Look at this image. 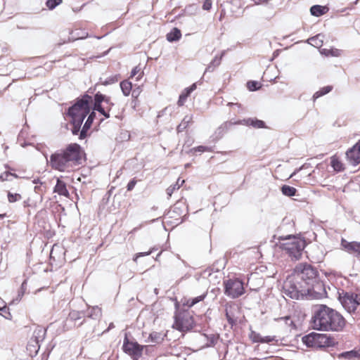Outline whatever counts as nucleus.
I'll list each match as a JSON object with an SVG mask.
<instances>
[{
  "mask_svg": "<svg viewBox=\"0 0 360 360\" xmlns=\"http://www.w3.org/2000/svg\"><path fill=\"white\" fill-rule=\"evenodd\" d=\"M302 342L308 347L322 348L333 345V340L326 334L311 333L302 338Z\"/></svg>",
  "mask_w": 360,
  "mask_h": 360,
  "instance_id": "nucleus-8",
  "label": "nucleus"
},
{
  "mask_svg": "<svg viewBox=\"0 0 360 360\" xmlns=\"http://www.w3.org/2000/svg\"><path fill=\"white\" fill-rule=\"evenodd\" d=\"M341 246L349 254H354L356 257H360V242H349L347 240L342 238Z\"/></svg>",
  "mask_w": 360,
  "mask_h": 360,
  "instance_id": "nucleus-14",
  "label": "nucleus"
},
{
  "mask_svg": "<svg viewBox=\"0 0 360 360\" xmlns=\"http://www.w3.org/2000/svg\"><path fill=\"white\" fill-rule=\"evenodd\" d=\"M205 297H206V295H202L198 296L196 297L189 299L186 301V303H185L184 304L188 306V307H191L193 305H195V304H197L198 302L202 301Z\"/></svg>",
  "mask_w": 360,
  "mask_h": 360,
  "instance_id": "nucleus-33",
  "label": "nucleus"
},
{
  "mask_svg": "<svg viewBox=\"0 0 360 360\" xmlns=\"http://www.w3.org/2000/svg\"><path fill=\"white\" fill-rule=\"evenodd\" d=\"M165 336L166 335L162 333L154 331L150 334L148 342L154 344H160L164 340Z\"/></svg>",
  "mask_w": 360,
  "mask_h": 360,
  "instance_id": "nucleus-21",
  "label": "nucleus"
},
{
  "mask_svg": "<svg viewBox=\"0 0 360 360\" xmlns=\"http://www.w3.org/2000/svg\"><path fill=\"white\" fill-rule=\"evenodd\" d=\"M151 253V251L147 252H139L136 255V258L134 259V261H136V259L139 257L146 256L149 255Z\"/></svg>",
  "mask_w": 360,
  "mask_h": 360,
  "instance_id": "nucleus-56",
  "label": "nucleus"
},
{
  "mask_svg": "<svg viewBox=\"0 0 360 360\" xmlns=\"http://www.w3.org/2000/svg\"><path fill=\"white\" fill-rule=\"evenodd\" d=\"M323 36L321 34H317L308 39V43L314 47L319 48L323 45Z\"/></svg>",
  "mask_w": 360,
  "mask_h": 360,
  "instance_id": "nucleus-27",
  "label": "nucleus"
},
{
  "mask_svg": "<svg viewBox=\"0 0 360 360\" xmlns=\"http://www.w3.org/2000/svg\"><path fill=\"white\" fill-rule=\"evenodd\" d=\"M305 245L304 240L295 236H288L283 239L280 247L292 259L297 260L300 258Z\"/></svg>",
  "mask_w": 360,
  "mask_h": 360,
  "instance_id": "nucleus-5",
  "label": "nucleus"
},
{
  "mask_svg": "<svg viewBox=\"0 0 360 360\" xmlns=\"http://www.w3.org/2000/svg\"><path fill=\"white\" fill-rule=\"evenodd\" d=\"M207 340L205 345H201L200 349H204L206 347H214L219 339V335L215 334L207 335Z\"/></svg>",
  "mask_w": 360,
  "mask_h": 360,
  "instance_id": "nucleus-22",
  "label": "nucleus"
},
{
  "mask_svg": "<svg viewBox=\"0 0 360 360\" xmlns=\"http://www.w3.org/2000/svg\"><path fill=\"white\" fill-rule=\"evenodd\" d=\"M136 184V181L135 179H131L127 184V191H131L134 189V186Z\"/></svg>",
  "mask_w": 360,
  "mask_h": 360,
  "instance_id": "nucleus-49",
  "label": "nucleus"
},
{
  "mask_svg": "<svg viewBox=\"0 0 360 360\" xmlns=\"http://www.w3.org/2000/svg\"><path fill=\"white\" fill-rule=\"evenodd\" d=\"M187 127L188 126L181 122L177 127V131L179 132L183 131L185 129H186Z\"/></svg>",
  "mask_w": 360,
  "mask_h": 360,
  "instance_id": "nucleus-54",
  "label": "nucleus"
},
{
  "mask_svg": "<svg viewBox=\"0 0 360 360\" xmlns=\"http://www.w3.org/2000/svg\"><path fill=\"white\" fill-rule=\"evenodd\" d=\"M332 89H333L332 86H326L321 88L320 90L315 92L314 94L313 95L314 101H315L316 99H317L318 98H319L321 96H323L328 94L329 92H330L332 91Z\"/></svg>",
  "mask_w": 360,
  "mask_h": 360,
  "instance_id": "nucleus-30",
  "label": "nucleus"
},
{
  "mask_svg": "<svg viewBox=\"0 0 360 360\" xmlns=\"http://www.w3.org/2000/svg\"><path fill=\"white\" fill-rule=\"evenodd\" d=\"M0 314L6 319H11V314L9 312V309L7 307L4 306L3 307H0Z\"/></svg>",
  "mask_w": 360,
  "mask_h": 360,
  "instance_id": "nucleus-43",
  "label": "nucleus"
},
{
  "mask_svg": "<svg viewBox=\"0 0 360 360\" xmlns=\"http://www.w3.org/2000/svg\"><path fill=\"white\" fill-rule=\"evenodd\" d=\"M228 106L232 107V106H237L239 109L241 108V105L239 103H229L227 104Z\"/></svg>",
  "mask_w": 360,
  "mask_h": 360,
  "instance_id": "nucleus-59",
  "label": "nucleus"
},
{
  "mask_svg": "<svg viewBox=\"0 0 360 360\" xmlns=\"http://www.w3.org/2000/svg\"><path fill=\"white\" fill-rule=\"evenodd\" d=\"M338 358L346 360H360V349H352L342 352L338 355Z\"/></svg>",
  "mask_w": 360,
  "mask_h": 360,
  "instance_id": "nucleus-16",
  "label": "nucleus"
},
{
  "mask_svg": "<svg viewBox=\"0 0 360 360\" xmlns=\"http://www.w3.org/2000/svg\"><path fill=\"white\" fill-rule=\"evenodd\" d=\"M53 192L57 193L60 195H63L68 197L69 195V192L66 187V184L58 179L56 184L54 187Z\"/></svg>",
  "mask_w": 360,
  "mask_h": 360,
  "instance_id": "nucleus-18",
  "label": "nucleus"
},
{
  "mask_svg": "<svg viewBox=\"0 0 360 360\" xmlns=\"http://www.w3.org/2000/svg\"><path fill=\"white\" fill-rule=\"evenodd\" d=\"M140 92L141 89L139 86L136 89H134L133 90L131 89V95L134 98H137L139 96Z\"/></svg>",
  "mask_w": 360,
  "mask_h": 360,
  "instance_id": "nucleus-52",
  "label": "nucleus"
},
{
  "mask_svg": "<svg viewBox=\"0 0 360 360\" xmlns=\"http://www.w3.org/2000/svg\"><path fill=\"white\" fill-rule=\"evenodd\" d=\"M32 182H33L34 184H42V183L41 182L40 179H39V178H37V179H34L32 181Z\"/></svg>",
  "mask_w": 360,
  "mask_h": 360,
  "instance_id": "nucleus-63",
  "label": "nucleus"
},
{
  "mask_svg": "<svg viewBox=\"0 0 360 360\" xmlns=\"http://www.w3.org/2000/svg\"><path fill=\"white\" fill-rule=\"evenodd\" d=\"M333 49H323L320 51L321 53L325 55L326 56H335V54L332 53Z\"/></svg>",
  "mask_w": 360,
  "mask_h": 360,
  "instance_id": "nucleus-50",
  "label": "nucleus"
},
{
  "mask_svg": "<svg viewBox=\"0 0 360 360\" xmlns=\"http://www.w3.org/2000/svg\"><path fill=\"white\" fill-rule=\"evenodd\" d=\"M184 183V180H181L179 178L177 179V181H176V184L173 185V186H170L169 187H168L167 188V194L169 195V196H171L172 194L173 193V192L176 190V189H179L180 188V186Z\"/></svg>",
  "mask_w": 360,
  "mask_h": 360,
  "instance_id": "nucleus-32",
  "label": "nucleus"
},
{
  "mask_svg": "<svg viewBox=\"0 0 360 360\" xmlns=\"http://www.w3.org/2000/svg\"><path fill=\"white\" fill-rule=\"evenodd\" d=\"M120 88L122 89L123 94L125 96H129L132 89L131 82H129L128 80H124L120 82Z\"/></svg>",
  "mask_w": 360,
  "mask_h": 360,
  "instance_id": "nucleus-28",
  "label": "nucleus"
},
{
  "mask_svg": "<svg viewBox=\"0 0 360 360\" xmlns=\"http://www.w3.org/2000/svg\"><path fill=\"white\" fill-rule=\"evenodd\" d=\"M187 127L188 126L181 122L177 127V131L179 132L183 131L185 129H186Z\"/></svg>",
  "mask_w": 360,
  "mask_h": 360,
  "instance_id": "nucleus-55",
  "label": "nucleus"
},
{
  "mask_svg": "<svg viewBox=\"0 0 360 360\" xmlns=\"http://www.w3.org/2000/svg\"><path fill=\"white\" fill-rule=\"evenodd\" d=\"M292 275L301 282L304 288H305L309 292L318 282L317 269L307 263L298 264L295 266Z\"/></svg>",
  "mask_w": 360,
  "mask_h": 360,
  "instance_id": "nucleus-3",
  "label": "nucleus"
},
{
  "mask_svg": "<svg viewBox=\"0 0 360 360\" xmlns=\"http://www.w3.org/2000/svg\"><path fill=\"white\" fill-rule=\"evenodd\" d=\"M281 191L284 195L288 196V197H292L295 195L297 190L295 188H294L292 186H290L288 185H283L281 187Z\"/></svg>",
  "mask_w": 360,
  "mask_h": 360,
  "instance_id": "nucleus-31",
  "label": "nucleus"
},
{
  "mask_svg": "<svg viewBox=\"0 0 360 360\" xmlns=\"http://www.w3.org/2000/svg\"><path fill=\"white\" fill-rule=\"evenodd\" d=\"M103 103H105L107 105H114L112 102H110V98L106 97L105 95H104V100L103 101Z\"/></svg>",
  "mask_w": 360,
  "mask_h": 360,
  "instance_id": "nucleus-58",
  "label": "nucleus"
},
{
  "mask_svg": "<svg viewBox=\"0 0 360 360\" xmlns=\"http://www.w3.org/2000/svg\"><path fill=\"white\" fill-rule=\"evenodd\" d=\"M7 196H8V200L11 203L19 201L22 199V196L20 194L13 193L10 191L8 192Z\"/></svg>",
  "mask_w": 360,
  "mask_h": 360,
  "instance_id": "nucleus-36",
  "label": "nucleus"
},
{
  "mask_svg": "<svg viewBox=\"0 0 360 360\" xmlns=\"http://www.w3.org/2000/svg\"><path fill=\"white\" fill-rule=\"evenodd\" d=\"M82 123L83 122L71 120V124L72 125L71 131L74 135L78 134L79 132L80 133V128Z\"/></svg>",
  "mask_w": 360,
  "mask_h": 360,
  "instance_id": "nucleus-35",
  "label": "nucleus"
},
{
  "mask_svg": "<svg viewBox=\"0 0 360 360\" xmlns=\"http://www.w3.org/2000/svg\"><path fill=\"white\" fill-rule=\"evenodd\" d=\"M234 124H246L247 125H251L255 128L260 129V128H264L265 127V123L262 120H254V119H248V120H240Z\"/></svg>",
  "mask_w": 360,
  "mask_h": 360,
  "instance_id": "nucleus-19",
  "label": "nucleus"
},
{
  "mask_svg": "<svg viewBox=\"0 0 360 360\" xmlns=\"http://www.w3.org/2000/svg\"><path fill=\"white\" fill-rule=\"evenodd\" d=\"M94 111H95V110L92 111V112L89 114V117H92V121H94V118H95V117H96V112H95Z\"/></svg>",
  "mask_w": 360,
  "mask_h": 360,
  "instance_id": "nucleus-62",
  "label": "nucleus"
},
{
  "mask_svg": "<svg viewBox=\"0 0 360 360\" xmlns=\"http://www.w3.org/2000/svg\"><path fill=\"white\" fill-rule=\"evenodd\" d=\"M83 151L77 143H70L65 149L59 150L50 156L49 165L52 169L62 172H70L79 168L82 163Z\"/></svg>",
  "mask_w": 360,
  "mask_h": 360,
  "instance_id": "nucleus-1",
  "label": "nucleus"
},
{
  "mask_svg": "<svg viewBox=\"0 0 360 360\" xmlns=\"http://www.w3.org/2000/svg\"><path fill=\"white\" fill-rule=\"evenodd\" d=\"M122 348L124 352L134 359H138L141 356L143 349V346L136 342L129 341L127 337L124 338Z\"/></svg>",
  "mask_w": 360,
  "mask_h": 360,
  "instance_id": "nucleus-12",
  "label": "nucleus"
},
{
  "mask_svg": "<svg viewBox=\"0 0 360 360\" xmlns=\"http://www.w3.org/2000/svg\"><path fill=\"white\" fill-rule=\"evenodd\" d=\"M70 319L72 320H79L85 316L84 311H72L69 314Z\"/></svg>",
  "mask_w": 360,
  "mask_h": 360,
  "instance_id": "nucleus-34",
  "label": "nucleus"
},
{
  "mask_svg": "<svg viewBox=\"0 0 360 360\" xmlns=\"http://www.w3.org/2000/svg\"><path fill=\"white\" fill-rule=\"evenodd\" d=\"M224 293L231 298H237L245 292L243 283L238 278L229 279L224 282Z\"/></svg>",
  "mask_w": 360,
  "mask_h": 360,
  "instance_id": "nucleus-10",
  "label": "nucleus"
},
{
  "mask_svg": "<svg viewBox=\"0 0 360 360\" xmlns=\"http://www.w3.org/2000/svg\"><path fill=\"white\" fill-rule=\"evenodd\" d=\"M193 121V115H186L181 122L186 126H188L190 123H191Z\"/></svg>",
  "mask_w": 360,
  "mask_h": 360,
  "instance_id": "nucleus-47",
  "label": "nucleus"
},
{
  "mask_svg": "<svg viewBox=\"0 0 360 360\" xmlns=\"http://www.w3.org/2000/svg\"><path fill=\"white\" fill-rule=\"evenodd\" d=\"M190 90H191L192 91H193L195 89H196V84H193L190 87H189Z\"/></svg>",
  "mask_w": 360,
  "mask_h": 360,
  "instance_id": "nucleus-64",
  "label": "nucleus"
},
{
  "mask_svg": "<svg viewBox=\"0 0 360 360\" xmlns=\"http://www.w3.org/2000/svg\"><path fill=\"white\" fill-rule=\"evenodd\" d=\"M181 37V31L176 28H173L169 33L167 34V39L170 42L178 41Z\"/></svg>",
  "mask_w": 360,
  "mask_h": 360,
  "instance_id": "nucleus-23",
  "label": "nucleus"
},
{
  "mask_svg": "<svg viewBox=\"0 0 360 360\" xmlns=\"http://www.w3.org/2000/svg\"><path fill=\"white\" fill-rule=\"evenodd\" d=\"M345 318L336 310L324 304L316 306L312 316V326L315 330L341 331L345 326Z\"/></svg>",
  "mask_w": 360,
  "mask_h": 360,
  "instance_id": "nucleus-2",
  "label": "nucleus"
},
{
  "mask_svg": "<svg viewBox=\"0 0 360 360\" xmlns=\"http://www.w3.org/2000/svg\"><path fill=\"white\" fill-rule=\"evenodd\" d=\"M225 53L226 51H223L219 56H216L206 68L205 73L207 72H213L214 69L221 64L222 57L224 56Z\"/></svg>",
  "mask_w": 360,
  "mask_h": 360,
  "instance_id": "nucleus-20",
  "label": "nucleus"
},
{
  "mask_svg": "<svg viewBox=\"0 0 360 360\" xmlns=\"http://www.w3.org/2000/svg\"><path fill=\"white\" fill-rule=\"evenodd\" d=\"M174 319L173 328L181 332L190 330L194 326V320L188 311L176 314Z\"/></svg>",
  "mask_w": 360,
  "mask_h": 360,
  "instance_id": "nucleus-9",
  "label": "nucleus"
},
{
  "mask_svg": "<svg viewBox=\"0 0 360 360\" xmlns=\"http://www.w3.org/2000/svg\"><path fill=\"white\" fill-rule=\"evenodd\" d=\"M226 319H227V321L228 322L233 325L234 323H235V321L234 319L229 315V312L227 311V310L226 311Z\"/></svg>",
  "mask_w": 360,
  "mask_h": 360,
  "instance_id": "nucleus-53",
  "label": "nucleus"
},
{
  "mask_svg": "<svg viewBox=\"0 0 360 360\" xmlns=\"http://www.w3.org/2000/svg\"><path fill=\"white\" fill-rule=\"evenodd\" d=\"M207 340V334L205 333H200L197 335L195 338V341L197 345H198V349H200V346L201 345H205V342Z\"/></svg>",
  "mask_w": 360,
  "mask_h": 360,
  "instance_id": "nucleus-37",
  "label": "nucleus"
},
{
  "mask_svg": "<svg viewBox=\"0 0 360 360\" xmlns=\"http://www.w3.org/2000/svg\"><path fill=\"white\" fill-rule=\"evenodd\" d=\"M113 328H115L114 323H110L109 326H108V329L105 330L104 332H108V331H109L110 329H112Z\"/></svg>",
  "mask_w": 360,
  "mask_h": 360,
  "instance_id": "nucleus-61",
  "label": "nucleus"
},
{
  "mask_svg": "<svg viewBox=\"0 0 360 360\" xmlns=\"http://www.w3.org/2000/svg\"><path fill=\"white\" fill-rule=\"evenodd\" d=\"M102 316V311L98 306L89 307L85 311V316L96 320L99 319Z\"/></svg>",
  "mask_w": 360,
  "mask_h": 360,
  "instance_id": "nucleus-17",
  "label": "nucleus"
},
{
  "mask_svg": "<svg viewBox=\"0 0 360 360\" xmlns=\"http://www.w3.org/2000/svg\"><path fill=\"white\" fill-rule=\"evenodd\" d=\"M119 79V75H112L109 77H108L103 82V84L105 86L115 84L116 83Z\"/></svg>",
  "mask_w": 360,
  "mask_h": 360,
  "instance_id": "nucleus-42",
  "label": "nucleus"
},
{
  "mask_svg": "<svg viewBox=\"0 0 360 360\" xmlns=\"http://www.w3.org/2000/svg\"><path fill=\"white\" fill-rule=\"evenodd\" d=\"M330 165L335 172H342L345 167L343 164L335 156L331 158Z\"/></svg>",
  "mask_w": 360,
  "mask_h": 360,
  "instance_id": "nucleus-29",
  "label": "nucleus"
},
{
  "mask_svg": "<svg viewBox=\"0 0 360 360\" xmlns=\"http://www.w3.org/2000/svg\"><path fill=\"white\" fill-rule=\"evenodd\" d=\"M338 294V300L343 308L350 314H359L357 309L360 306V293L342 290Z\"/></svg>",
  "mask_w": 360,
  "mask_h": 360,
  "instance_id": "nucleus-7",
  "label": "nucleus"
},
{
  "mask_svg": "<svg viewBox=\"0 0 360 360\" xmlns=\"http://www.w3.org/2000/svg\"><path fill=\"white\" fill-rule=\"evenodd\" d=\"M233 124L232 122H226L219 127L215 131L217 138H221L229 130V127Z\"/></svg>",
  "mask_w": 360,
  "mask_h": 360,
  "instance_id": "nucleus-25",
  "label": "nucleus"
},
{
  "mask_svg": "<svg viewBox=\"0 0 360 360\" xmlns=\"http://www.w3.org/2000/svg\"><path fill=\"white\" fill-rule=\"evenodd\" d=\"M88 37V34L86 32H83L82 35H79L78 32L76 30L75 32H72L71 33V39L73 41L77 40V39H85Z\"/></svg>",
  "mask_w": 360,
  "mask_h": 360,
  "instance_id": "nucleus-41",
  "label": "nucleus"
},
{
  "mask_svg": "<svg viewBox=\"0 0 360 360\" xmlns=\"http://www.w3.org/2000/svg\"><path fill=\"white\" fill-rule=\"evenodd\" d=\"M62 2L63 0H47L46 2V6L49 8V9L53 10Z\"/></svg>",
  "mask_w": 360,
  "mask_h": 360,
  "instance_id": "nucleus-39",
  "label": "nucleus"
},
{
  "mask_svg": "<svg viewBox=\"0 0 360 360\" xmlns=\"http://www.w3.org/2000/svg\"><path fill=\"white\" fill-rule=\"evenodd\" d=\"M46 333V329L45 328L37 326L33 332L31 340L28 343L27 349L32 351V347H33L35 354H37L39 349V343L44 340Z\"/></svg>",
  "mask_w": 360,
  "mask_h": 360,
  "instance_id": "nucleus-11",
  "label": "nucleus"
},
{
  "mask_svg": "<svg viewBox=\"0 0 360 360\" xmlns=\"http://www.w3.org/2000/svg\"><path fill=\"white\" fill-rule=\"evenodd\" d=\"M346 158L348 163L356 166L360 163V140L346 152Z\"/></svg>",
  "mask_w": 360,
  "mask_h": 360,
  "instance_id": "nucleus-13",
  "label": "nucleus"
},
{
  "mask_svg": "<svg viewBox=\"0 0 360 360\" xmlns=\"http://www.w3.org/2000/svg\"><path fill=\"white\" fill-rule=\"evenodd\" d=\"M191 92H192V91H191V90H190V89H189V87H188V88H187V89H186L184 90V95H187V97H188V96H189V94H190Z\"/></svg>",
  "mask_w": 360,
  "mask_h": 360,
  "instance_id": "nucleus-60",
  "label": "nucleus"
},
{
  "mask_svg": "<svg viewBox=\"0 0 360 360\" xmlns=\"http://www.w3.org/2000/svg\"><path fill=\"white\" fill-rule=\"evenodd\" d=\"M104 100V95L98 92L94 96V108L93 110H96L99 112L101 115H103L105 118L110 117V113L105 110L106 108H105L103 105V101Z\"/></svg>",
  "mask_w": 360,
  "mask_h": 360,
  "instance_id": "nucleus-15",
  "label": "nucleus"
},
{
  "mask_svg": "<svg viewBox=\"0 0 360 360\" xmlns=\"http://www.w3.org/2000/svg\"><path fill=\"white\" fill-rule=\"evenodd\" d=\"M209 150H210V148L203 146H198L196 148H193L191 149V151L200 152V153H203V152L209 151Z\"/></svg>",
  "mask_w": 360,
  "mask_h": 360,
  "instance_id": "nucleus-46",
  "label": "nucleus"
},
{
  "mask_svg": "<svg viewBox=\"0 0 360 360\" xmlns=\"http://www.w3.org/2000/svg\"><path fill=\"white\" fill-rule=\"evenodd\" d=\"M187 98V95H184V93H182L179 98L178 105H183L186 99Z\"/></svg>",
  "mask_w": 360,
  "mask_h": 360,
  "instance_id": "nucleus-51",
  "label": "nucleus"
},
{
  "mask_svg": "<svg viewBox=\"0 0 360 360\" xmlns=\"http://www.w3.org/2000/svg\"><path fill=\"white\" fill-rule=\"evenodd\" d=\"M327 8L320 5H314L311 7L310 13L312 15L319 17L326 13Z\"/></svg>",
  "mask_w": 360,
  "mask_h": 360,
  "instance_id": "nucleus-24",
  "label": "nucleus"
},
{
  "mask_svg": "<svg viewBox=\"0 0 360 360\" xmlns=\"http://www.w3.org/2000/svg\"><path fill=\"white\" fill-rule=\"evenodd\" d=\"M91 101L92 97L88 94L78 98L76 103L68 110L67 114L71 117V120L83 122L86 115L90 113Z\"/></svg>",
  "mask_w": 360,
  "mask_h": 360,
  "instance_id": "nucleus-4",
  "label": "nucleus"
},
{
  "mask_svg": "<svg viewBox=\"0 0 360 360\" xmlns=\"http://www.w3.org/2000/svg\"><path fill=\"white\" fill-rule=\"evenodd\" d=\"M18 176L15 174L11 173L10 172H5L0 175V181H11V178H17Z\"/></svg>",
  "mask_w": 360,
  "mask_h": 360,
  "instance_id": "nucleus-38",
  "label": "nucleus"
},
{
  "mask_svg": "<svg viewBox=\"0 0 360 360\" xmlns=\"http://www.w3.org/2000/svg\"><path fill=\"white\" fill-rule=\"evenodd\" d=\"M283 292L285 295L295 300L303 298L309 294L301 282L292 275L288 276L283 285Z\"/></svg>",
  "mask_w": 360,
  "mask_h": 360,
  "instance_id": "nucleus-6",
  "label": "nucleus"
},
{
  "mask_svg": "<svg viewBox=\"0 0 360 360\" xmlns=\"http://www.w3.org/2000/svg\"><path fill=\"white\" fill-rule=\"evenodd\" d=\"M275 339V336H262L261 343H269L274 341Z\"/></svg>",
  "mask_w": 360,
  "mask_h": 360,
  "instance_id": "nucleus-45",
  "label": "nucleus"
},
{
  "mask_svg": "<svg viewBox=\"0 0 360 360\" xmlns=\"http://www.w3.org/2000/svg\"><path fill=\"white\" fill-rule=\"evenodd\" d=\"M250 338L254 342L261 343L262 335L259 333L252 332L250 335Z\"/></svg>",
  "mask_w": 360,
  "mask_h": 360,
  "instance_id": "nucleus-44",
  "label": "nucleus"
},
{
  "mask_svg": "<svg viewBox=\"0 0 360 360\" xmlns=\"http://www.w3.org/2000/svg\"><path fill=\"white\" fill-rule=\"evenodd\" d=\"M92 117H88L87 120H86L82 129L80 131L79 133V139H84L86 136L87 131L90 129L91 124H92Z\"/></svg>",
  "mask_w": 360,
  "mask_h": 360,
  "instance_id": "nucleus-26",
  "label": "nucleus"
},
{
  "mask_svg": "<svg viewBox=\"0 0 360 360\" xmlns=\"http://www.w3.org/2000/svg\"><path fill=\"white\" fill-rule=\"evenodd\" d=\"M140 71V69L138 67H135L131 72V77H133Z\"/></svg>",
  "mask_w": 360,
  "mask_h": 360,
  "instance_id": "nucleus-57",
  "label": "nucleus"
},
{
  "mask_svg": "<svg viewBox=\"0 0 360 360\" xmlns=\"http://www.w3.org/2000/svg\"><path fill=\"white\" fill-rule=\"evenodd\" d=\"M247 85L248 89L252 91L258 90L261 87L260 84L256 81H250Z\"/></svg>",
  "mask_w": 360,
  "mask_h": 360,
  "instance_id": "nucleus-40",
  "label": "nucleus"
},
{
  "mask_svg": "<svg viewBox=\"0 0 360 360\" xmlns=\"http://www.w3.org/2000/svg\"><path fill=\"white\" fill-rule=\"evenodd\" d=\"M212 2L211 0H205L203 5H202V9L205 11H210L212 8Z\"/></svg>",
  "mask_w": 360,
  "mask_h": 360,
  "instance_id": "nucleus-48",
  "label": "nucleus"
}]
</instances>
